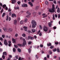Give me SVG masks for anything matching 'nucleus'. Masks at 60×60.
Wrapping results in <instances>:
<instances>
[{
	"instance_id": "nucleus-1",
	"label": "nucleus",
	"mask_w": 60,
	"mask_h": 60,
	"mask_svg": "<svg viewBox=\"0 0 60 60\" xmlns=\"http://www.w3.org/2000/svg\"><path fill=\"white\" fill-rule=\"evenodd\" d=\"M31 24H32V28H35L37 25L36 22L35 20H33L31 21Z\"/></svg>"
},
{
	"instance_id": "nucleus-2",
	"label": "nucleus",
	"mask_w": 60,
	"mask_h": 60,
	"mask_svg": "<svg viewBox=\"0 0 60 60\" xmlns=\"http://www.w3.org/2000/svg\"><path fill=\"white\" fill-rule=\"evenodd\" d=\"M52 8L51 9H50L49 10V11L50 12H55V5L54 4L52 5Z\"/></svg>"
},
{
	"instance_id": "nucleus-3",
	"label": "nucleus",
	"mask_w": 60,
	"mask_h": 60,
	"mask_svg": "<svg viewBox=\"0 0 60 60\" xmlns=\"http://www.w3.org/2000/svg\"><path fill=\"white\" fill-rule=\"evenodd\" d=\"M43 30L45 32H47L48 30V29L47 27L44 26L43 27Z\"/></svg>"
},
{
	"instance_id": "nucleus-4",
	"label": "nucleus",
	"mask_w": 60,
	"mask_h": 60,
	"mask_svg": "<svg viewBox=\"0 0 60 60\" xmlns=\"http://www.w3.org/2000/svg\"><path fill=\"white\" fill-rule=\"evenodd\" d=\"M23 42L22 43V45L24 46L26 44V41L25 40V39H23Z\"/></svg>"
},
{
	"instance_id": "nucleus-5",
	"label": "nucleus",
	"mask_w": 60,
	"mask_h": 60,
	"mask_svg": "<svg viewBox=\"0 0 60 60\" xmlns=\"http://www.w3.org/2000/svg\"><path fill=\"white\" fill-rule=\"evenodd\" d=\"M4 43L5 45H7L8 44V43L7 42V40L6 39L4 40Z\"/></svg>"
},
{
	"instance_id": "nucleus-6",
	"label": "nucleus",
	"mask_w": 60,
	"mask_h": 60,
	"mask_svg": "<svg viewBox=\"0 0 60 60\" xmlns=\"http://www.w3.org/2000/svg\"><path fill=\"white\" fill-rule=\"evenodd\" d=\"M23 28L24 30L25 31H27V27L25 26H23Z\"/></svg>"
},
{
	"instance_id": "nucleus-7",
	"label": "nucleus",
	"mask_w": 60,
	"mask_h": 60,
	"mask_svg": "<svg viewBox=\"0 0 60 60\" xmlns=\"http://www.w3.org/2000/svg\"><path fill=\"white\" fill-rule=\"evenodd\" d=\"M12 2H11L12 4H15L16 3V0H12Z\"/></svg>"
},
{
	"instance_id": "nucleus-8",
	"label": "nucleus",
	"mask_w": 60,
	"mask_h": 60,
	"mask_svg": "<svg viewBox=\"0 0 60 60\" xmlns=\"http://www.w3.org/2000/svg\"><path fill=\"white\" fill-rule=\"evenodd\" d=\"M22 7H27V5L26 4H24L22 5Z\"/></svg>"
},
{
	"instance_id": "nucleus-9",
	"label": "nucleus",
	"mask_w": 60,
	"mask_h": 60,
	"mask_svg": "<svg viewBox=\"0 0 60 60\" xmlns=\"http://www.w3.org/2000/svg\"><path fill=\"white\" fill-rule=\"evenodd\" d=\"M26 13L28 15H31V13L29 12L28 11H27L26 12Z\"/></svg>"
},
{
	"instance_id": "nucleus-10",
	"label": "nucleus",
	"mask_w": 60,
	"mask_h": 60,
	"mask_svg": "<svg viewBox=\"0 0 60 60\" xmlns=\"http://www.w3.org/2000/svg\"><path fill=\"white\" fill-rule=\"evenodd\" d=\"M37 14V13L36 12H34L33 13V17H35L36 15Z\"/></svg>"
},
{
	"instance_id": "nucleus-11",
	"label": "nucleus",
	"mask_w": 60,
	"mask_h": 60,
	"mask_svg": "<svg viewBox=\"0 0 60 60\" xmlns=\"http://www.w3.org/2000/svg\"><path fill=\"white\" fill-rule=\"evenodd\" d=\"M3 56H7V52H4L3 53Z\"/></svg>"
},
{
	"instance_id": "nucleus-12",
	"label": "nucleus",
	"mask_w": 60,
	"mask_h": 60,
	"mask_svg": "<svg viewBox=\"0 0 60 60\" xmlns=\"http://www.w3.org/2000/svg\"><path fill=\"white\" fill-rule=\"evenodd\" d=\"M28 4H30V5L31 6H33V4L32 2H28Z\"/></svg>"
},
{
	"instance_id": "nucleus-13",
	"label": "nucleus",
	"mask_w": 60,
	"mask_h": 60,
	"mask_svg": "<svg viewBox=\"0 0 60 60\" xmlns=\"http://www.w3.org/2000/svg\"><path fill=\"white\" fill-rule=\"evenodd\" d=\"M39 9V6H36L35 8V10L36 11H37Z\"/></svg>"
},
{
	"instance_id": "nucleus-14",
	"label": "nucleus",
	"mask_w": 60,
	"mask_h": 60,
	"mask_svg": "<svg viewBox=\"0 0 60 60\" xmlns=\"http://www.w3.org/2000/svg\"><path fill=\"white\" fill-rule=\"evenodd\" d=\"M3 30H4V31H8V29H7L5 27L4 28Z\"/></svg>"
},
{
	"instance_id": "nucleus-15",
	"label": "nucleus",
	"mask_w": 60,
	"mask_h": 60,
	"mask_svg": "<svg viewBox=\"0 0 60 60\" xmlns=\"http://www.w3.org/2000/svg\"><path fill=\"white\" fill-rule=\"evenodd\" d=\"M8 31H10V32H11V31H12V29L11 28H10V29H8Z\"/></svg>"
},
{
	"instance_id": "nucleus-16",
	"label": "nucleus",
	"mask_w": 60,
	"mask_h": 60,
	"mask_svg": "<svg viewBox=\"0 0 60 60\" xmlns=\"http://www.w3.org/2000/svg\"><path fill=\"white\" fill-rule=\"evenodd\" d=\"M12 18H14V17H16V15L15 14H12Z\"/></svg>"
},
{
	"instance_id": "nucleus-17",
	"label": "nucleus",
	"mask_w": 60,
	"mask_h": 60,
	"mask_svg": "<svg viewBox=\"0 0 60 60\" xmlns=\"http://www.w3.org/2000/svg\"><path fill=\"white\" fill-rule=\"evenodd\" d=\"M57 12H58V13H59V12H60V9L59 8H58L57 9Z\"/></svg>"
},
{
	"instance_id": "nucleus-18",
	"label": "nucleus",
	"mask_w": 60,
	"mask_h": 60,
	"mask_svg": "<svg viewBox=\"0 0 60 60\" xmlns=\"http://www.w3.org/2000/svg\"><path fill=\"white\" fill-rule=\"evenodd\" d=\"M52 25V24H51V23L49 22L48 23V25H49V26L50 27H51V25Z\"/></svg>"
},
{
	"instance_id": "nucleus-19",
	"label": "nucleus",
	"mask_w": 60,
	"mask_h": 60,
	"mask_svg": "<svg viewBox=\"0 0 60 60\" xmlns=\"http://www.w3.org/2000/svg\"><path fill=\"white\" fill-rule=\"evenodd\" d=\"M12 40L13 41V42L14 43H16L15 41H16V40L14 39H12Z\"/></svg>"
},
{
	"instance_id": "nucleus-20",
	"label": "nucleus",
	"mask_w": 60,
	"mask_h": 60,
	"mask_svg": "<svg viewBox=\"0 0 60 60\" xmlns=\"http://www.w3.org/2000/svg\"><path fill=\"white\" fill-rule=\"evenodd\" d=\"M31 31L33 33H34L35 32V29H32L31 30Z\"/></svg>"
},
{
	"instance_id": "nucleus-21",
	"label": "nucleus",
	"mask_w": 60,
	"mask_h": 60,
	"mask_svg": "<svg viewBox=\"0 0 60 60\" xmlns=\"http://www.w3.org/2000/svg\"><path fill=\"white\" fill-rule=\"evenodd\" d=\"M14 25H16V24H17V20H14Z\"/></svg>"
},
{
	"instance_id": "nucleus-22",
	"label": "nucleus",
	"mask_w": 60,
	"mask_h": 60,
	"mask_svg": "<svg viewBox=\"0 0 60 60\" xmlns=\"http://www.w3.org/2000/svg\"><path fill=\"white\" fill-rule=\"evenodd\" d=\"M22 36L23 37H26V34L23 33L22 35Z\"/></svg>"
},
{
	"instance_id": "nucleus-23",
	"label": "nucleus",
	"mask_w": 60,
	"mask_h": 60,
	"mask_svg": "<svg viewBox=\"0 0 60 60\" xmlns=\"http://www.w3.org/2000/svg\"><path fill=\"white\" fill-rule=\"evenodd\" d=\"M24 23V21L23 20H21L20 22V24H23Z\"/></svg>"
},
{
	"instance_id": "nucleus-24",
	"label": "nucleus",
	"mask_w": 60,
	"mask_h": 60,
	"mask_svg": "<svg viewBox=\"0 0 60 60\" xmlns=\"http://www.w3.org/2000/svg\"><path fill=\"white\" fill-rule=\"evenodd\" d=\"M47 45L48 46H51V43H49V44H47Z\"/></svg>"
},
{
	"instance_id": "nucleus-25",
	"label": "nucleus",
	"mask_w": 60,
	"mask_h": 60,
	"mask_svg": "<svg viewBox=\"0 0 60 60\" xmlns=\"http://www.w3.org/2000/svg\"><path fill=\"white\" fill-rule=\"evenodd\" d=\"M19 7H15V10H19Z\"/></svg>"
},
{
	"instance_id": "nucleus-26",
	"label": "nucleus",
	"mask_w": 60,
	"mask_h": 60,
	"mask_svg": "<svg viewBox=\"0 0 60 60\" xmlns=\"http://www.w3.org/2000/svg\"><path fill=\"white\" fill-rule=\"evenodd\" d=\"M6 14L5 13H3L2 15V17H4V16H5V15Z\"/></svg>"
},
{
	"instance_id": "nucleus-27",
	"label": "nucleus",
	"mask_w": 60,
	"mask_h": 60,
	"mask_svg": "<svg viewBox=\"0 0 60 60\" xmlns=\"http://www.w3.org/2000/svg\"><path fill=\"white\" fill-rule=\"evenodd\" d=\"M17 45L18 46H19V47H22V45L21 44H18Z\"/></svg>"
},
{
	"instance_id": "nucleus-28",
	"label": "nucleus",
	"mask_w": 60,
	"mask_h": 60,
	"mask_svg": "<svg viewBox=\"0 0 60 60\" xmlns=\"http://www.w3.org/2000/svg\"><path fill=\"white\" fill-rule=\"evenodd\" d=\"M18 50L19 52H21V50L19 48H18Z\"/></svg>"
},
{
	"instance_id": "nucleus-29",
	"label": "nucleus",
	"mask_w": 60,
	"mask_h": 60,
	"mask_svg": "<svg viewBox=\"0 0 60 60\" xmlns=\"http://www.w3.org/2000/svg\"><path fill=\"white\" fill-rule=\"evenodd\" d=\"M6 6V5H3L2 7L3 8H4Z\"/></svg>"
},
{
	"instance_id": "nucleus-30",
	"label": "nucleus",
	"mask_w": 60,
	"mask_h": 60,
	"mask_svg": "<svg viewBox=\"0 0 60 60\" xmlns=\"http://www.w3.org/2000/svg\"><path fill=\"white\" fill-rule=\"evenodd\" d=\"M13 51L14 52H15L16 51V49H15V48H13Z\"/></svg>"
},
{
	"instance_id": "nucleus-31",
	"label": "nucleus",
	"mask_w": 60,
	"mask_h": 60,
	"mask_svg": "<svg viewBox=\"0 0 60 60\" xmlns=\"http://www.w3.org/2000/svg\"><path fill=\"white\" fill-rule=\"evenodd\" d=\"M27 21V18H25V20L24 21L25 22H26Z\"/></svg>"
},
{
	"instance_id": "nucleus-32",
	"label": "nucleus",
	"mask_w": 60,
	"mask_h": 60,
	"mask_svg": "<svg viewBox=\"0 0 60 60\" xmlns=\"http://www.w3.org/2000/svg\"><path fill=\"white\" fill-rule=\"evenodd\" d=\"M57 50L58 52H60V50H59V49L58 48L57 49Z\"/></svg>"
},
{
	"instance_id": "nucleus-33",
	"label": "nucleus",
	"mask_w": 60,
	"mask_h": 60,
	"mask_svg": "<svg viewBox=\"0 0 60 60\" xmlns=\"http://www.w3.org/2000/svg\"><path fill=\"white\" fill-rule=\"evenodd\" d=\"M14 46L15 47V48H16V49H17V48H18V46L16 45H14Z\"/></svg>"
},
{
	"instance_id": "nucleus-34",
	"label": "nucleus",
	"mask_w": 60,
	"mask_h": 60,
	"mask_svg": "<svg viewBox=\"0 0 60 60\" xmlns=\"http://www.w3.org/2000/svg\"><path fill=\"white\" fill-rule=\"evenodd\" d=\"M4 11V9H2L1 10V11L0 12V13L2 14V12H3V11Z\"/></svg>"
},
{
	"instance_id": "nucleus-35",
	"label": "nucleus",
	"mask_w": 60,
	"mask_h": 60,
	"mask_svg": "<svg viewBox=\"0 0 60 60\" xmlns=\"http://www.w3.org/2000/svg\"><path fill=\"white\" fill-rule=\"evenodd\" d=\"M31 43H32V42L31 41H29L28 42V44H29V45H30Z\"/></svg>"
},
{
	"instance_id": "nucleus-36",
	"label": "nucleus",
	"mask_w": 60,
	"mask_h": 60,
	"mask_svg": "<svg viewBox=\"0 0 60 60\" xmlns=\"http://www.w3.org/2000/svg\"><path fill=\"white\" fill-rule=\"evenodd\" d=\"M2 57L3 59H5V56H4V55H2Z\"/></svg>"
},
{
	"instance_id": "nucleus-37",
	"label": "nucleus",
	"mask_w": 60,
	"mask_h": 60,
	"mask_svg": "<svg viewBox=\"0 0 60 60\" xmlns=\"http://www.w3.org/2000/svg\"><path fill=\"white\" fill-rule=\"evenodd\" d=\"M2 37L3 38H4L5 37V35H2Z\"/></svg>"
},
{
	"instance_id": "nucleus-38",
	"label": "nucleus",
	"mask_w": 60,
	"mask_h": 60,
	"mask_svg": "<svg viewBox=\"0 0 60 60\" xmlns=\"http://www.w3.org/2000/svg\"><path fill=\"white\" fill-rule=\"evenodd\" d=\"M31 37V36H28V40H29V39H30Z\"/></svg>"
},
{
	"instance_id": "nucleus-39",
	"label": "nucleus",
	"mask_w": 60,
	"mask_h": 60,
	"mask_svg": "<svg viewBox=\"0 0 60 60\" xmlns=\"http://www.w3.org/2000/svg\"><path fill=\"white\" fill-rule=\"evenodd\" d=\"M3 51V49L1 48H0V52H2Z\"/></svg>"
},
{
	"instance_id": "nucleus-40",
	"label": "nucleus",
	"mask_w": 60,
	"mask_h": 60,
	"mask_svg": "<svg viewBox=\"0 0 60 60\" xmlns=\"http://www.w3.org/2000/svg\"><path fill=\"white\" fill-rule=\"evenodd\" d=\"M45 4H46V5H48V1H45Z\"/></svg>"
},
{
	"instance_id": "nucleus-41",
	"label": "nucleus",
	"mask_w": 60,
	"mask_h": 60,
	"mask_svg": "<svg viewBox=\"0 0 60 60\" xmlns=\"http://www.w3.org/2000/svg\"><path fill=\"white\" fill-rule=\"evenodd\" d=\"M0 40L1 41H3V39L2 38H0Z\"/></svg>"
},
{
	"instance_id": "nucleus-42",
	"label": "nucleus",
	"mask_w": 60,
	"mask_h": 60,
	"mask_svg": "<svg viewBox=\"0 0 60 60\" xmlns=\"http://www.w3.org/2000/svg\"><path fill=\"white\" fill-rule=\"evenodd\" d=\"M39 27H40V29H42V27L41 26V25H39Z\"/></svg>"
},
{
	"instance_id": "nucleus-43",
	"label": "nucleus",
	"mask_w": 60,
	"mask_h": 60,
	"mask_svg": "<svg viewBox=\"0 0 60 60\" xmlns=\"http://www.w3.org/2000/svg\"><path fill=\"white\" fill-rule=\"evenodd\" d=\"M18 34H15V37H18Z\"/></svg>"
},
{
	"instance_id": "nucleus-44",
	"label": "nucleus",
	"mask_w": 60,
	"mask_h": 60,
	"mask_svg": "<svg viewBox=\"0 0 60 60\" xmlns=\"http://www.w3.org/2000/svg\"><path fill=\"white\" fill-rule=\"evenodd\" d=\"M54 46H52L50 47V49H53V48H54Z\"/></svg>"
},
{
	"instance_id": "nucleus-45",
	"label": "nucleus",
	"mask_w": 60,
	"mask_h": 60,
	"mask_svg": "<svg viewBox=\"0 0 60 60\" xmlns=\"http://www.w3.org/2000/svg\"><path fill=\"white\" fill-rule=\"evenodd\" d=\"M17 3L19 5L20 4V2L18 1L17 2Z\"/></svg>"
},
{
	"instance_id": "nucleus-46",
	"label": "nucleus",
	"mask_w": 60,
	"mask_h": 60,
	"mask_svg": "<svg viewBox=\"0 0 60 60\" xmlns=\"http://www.w3.org/2000/svg\"><path fill=\"white\" fill-rule=\"evenodd\" d=\"M52 19L53 20H55V15H53V17Z\"/></svg>"
},
{
	"instance_id": "nucleus-47",
	"label": "nucleus",
	"mask_w": 60,
	"mask_h": 60,
	"mask_svg": "<svg viewBox=\"0 0 60 60\" xmlns=\"http://www.w3.org/2000/svg\"><path fill=\"white\" fill-rule=\"evenodd\" d=\"M40 47H41V48H42V47H43V45H40Z\"/></svg>"
},
{
	"instance_id": "nucleus-48",
	"label": "nucleus",
	"mask_w": 60,
	"mask_h": 60,
	"mask_svg": "<svg viewBox=\"0 0 60 60\" xmlns=\"http://www.w3.org/2000/svg\"><path fill=\"white\" fill-rule=\"evenodd\" d=\"M47 15H46L43 16V18H46V17H47Z\"/></svg>"
},
{
	"instance_id": "nucleus-49",
	"label": "nucleus",
	"mask_w": 60,
	"mask_h": 60,
	"mask_svg": "<svg viewBox=\"0 0 60 60\" xmlns=\"http://www.w3.org/2000/svg\"><path fill=\"white\" fill-rule=\"evenodd\" d=\"M28 51H29V53H31V49H29Z\"/></svg>"
},
{
	"instance_id": "nucleus-50",
	"label": "nucleus",
	"mask_w": 60,
	"mask_h": 60,
	"mask_svg": "<svg viewBox=\"0 0 60 60\" xmlns=\"http://www.w3.org/2000/svg\"><path fill=\"white\" fill-rule=\"evenodd\" d=\"M18 57H19V56H15V58H16V59H18Z\"/></svg>"
},
{
	"instance_id": "nucleus-51",
	"label": "nucleus",
	"mask_w": 60,
	"mask_h": 60,
	"mask_svg": "<svg viewBox=\"0 0 60 60\" xmlns=\"http://www.w3.org/2000/svg\"><path fill=\"white\" fill-rule=\"evenodd\" d=\"M30 39L31 40H33V39H34V37H31Z\"/></svg>"
},
{
	"instance_id": "nucleus-52",
	"label": "nucleus",
	"mask_w": 60,
	"mask_h": 60,
	"mask_svg": "<svg viewBox=\"0 0 60 60\" xmlns=\"http://www.w3.org/2000/svg\"><path fill=\"white\" fill-rule=\"evenodd\" d=\"M55 44H56V45H57V44H58V42H55Z\"/></svg>"
},
{
	"instance_id": "nucleus-53",
	"label": "nucleus",
	"mask_w": 60,
	"mask_h": 60,
	"mask_svg": "<svg viewBox=\"0 0 60 60\" xmlns=\"http://www.w3.org/2000/svg\"><path fill=\"white\" fill-rule=\"evenodd\" d=\"M56 51V49H54L53 50V51L54 52H55V51Z\"/></svg>"
},
{
	"instance_id": "nucleus-54",
	"label": "nucleus",
	"mask_w": 60,
	"mask_h": 60,
	"mask_svg": "<svg viewBox=\"0 0 60 60\" xmlns=\"http://www.w3.org/2000/svg\"><path fill=\"white\" fill-rule=\"evenodd\" d=\"M49 54H52V52L51 51H49Z\"/></svg>"
},
{
	"instance_id": "nucleus-55",
	"label": "nucleus",
	"mask_w": 60,
	"mask_h": 60,
	"mask_svg": "<svg viewBox=\"0 0 60 60\" xmlns=\"http://www.w3.org/2000/svg\"><path fill=\"white\" fill-rule=\"evenodd\" d=\"M8 20L9 21H10L11 20V17H9Z\"/></svg>"
},
{
	"instance_id": "nucleus-56",
	"label": "nucleus",
	"mask_w": 60,
	"mask_h": 60,
	"mask_svg": "<svg viewBox=\"0 0 60 60\" xmlns=\"http://www.w3.org/2000/svg\"><path fill=\"white\" fill-rule=\"evenodd\" d=\"M53 3L54 4H56V1L55 0L54 1Z\"/></svg>"
},
{
	"instance_id": "nucleus-57",
	"label": "nucleus",
	"mask_w": 60,
	"mask_h": 60,
	"mask_svg": "<svg viewBox=\"0 0 60 60\" xmlns=\"http://www.w3.org/2000/svg\"><path fill=\"white\" fill-rule=\"evenodd\" d=\"M40 31H41L40 30H39V31L38 32H37V34H39V33H40Z\"/></svg>"
},
{
	"instance_id": "nucleus-58",
	"label": "nucleus",
	"mask_w": 60,
	"mask_h": 60,
	"mask_svg": "<svg viewBox=\"0 0 60 60\" xmlns=\"http://www.w3.org/2000/svg\"><path fill=\"white\" fill-rule=\"evenodd\" d=\"M39 36H41V35H42V34H41V32L39 34Z\"/></svg>"
},
{
	"instance_id": "nucleus-59",
	"label": "nucleus",
	"mask_w": 60,
	"mask_h": 60,
	"mask_svg": "<svg viewBox=\"0 0 60 60\" xmlns=\"http://www.w3.org/2000/svg\"><path fill=\"white\" fill-rule=\"evenodd\" d=\"M9 46H11V44L9 43L8 44Z\"/></svg>"
},
{
	"instance_id": "nucleus-60",
	"label": "nucleus",
	"mask_w": 60,
	"mask_h": 60,
	"mask_svg": "<svg viewBox=\"0 0 60 60\" xmlns=\"http://www.w3.org/2000/svg\"><path fill=\"white\" fill-rule=\"evenodd\" d=\"M26 16V17H27V18H29L30 17V15H28Z\"/></svg>"
},
{
	"instance_id": "nucleus-61",
	"label": "nucleus",
	"mask_w": 60,
	"mask_h": 60,
	"mask_svg": "<svg viewBox=\"0 0 60 60\" xmlns=\"http://www.w3.org/2000/svg\"><path fill=\"white\" fill-rule=\"evenodd\" d=\"M9 57L10 58H12V56L11 55H9Z\"/></svg>"
},
{
	"instance_id": "nucleus-62",
	"label": "nucleus",
	"mask_w": 60,
	"mask_h": 60,
	"mask_svg": "<svg viewBox=\"0 0 60 60\" xmlns=\"http://www.w3.org/2000/svg\"><path fill=\"white\" fill-rule=\"evenodd\" d=\"M8 11L9 12H10V11H11V9H9L8 10Z\"/></svg>"
},
{
	"instance_id": "nucleus-63",
	"label": "nucleus",
	"mask_w": 60,
	"mask_h": 60,
	"mask_svg": "<svg viewBox=\"0 0 60 60\" xmlns=\"http://www.w3.org/2000/svg\"><path fill=\"white\" fill-rule=\"evenodd\" d=\"M60 14H59L58 15V18H60Z\"/></svg>"
},
{
	"instance_id": "nucleus-64",
	"label": "nucleus",
	"mask_w": 60,
	"mask_h": 60,
	"mask_svg": "<svg viewBox=\"0 0 60 60\" xmlns=\"http://www.w3.org/2000/svg\"><path fill=\"white\" fill-rule=\"evenodd\" d=\"M53 29H56V27L55 26H54L53 27Z\"/></svg>"
}]
</instances>
